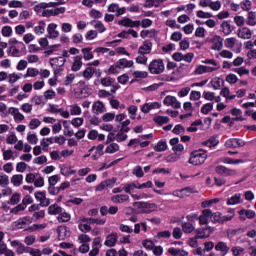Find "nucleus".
Listing matches in <instances>:
<instances>
[{
	"label": "nucleus",
	"mask_w": 256,
	"mask_h": 256,
	"mask_svg": "<svg viewBox=\"0 0 256 256\" xmlns=\"http://www.w3.org/2000/svg\"><path fill=\"white\" fill-rule=\"evenodd\" d=\"M148 69L152 75H161V73L165 71V64L163 63V59L152 60L148 66Z\"/></svg>",
	"instance_id": "1"
},
{
	"label": "nucleus",
	"mask_w": 256,
	"mask_h": 256,
	"mask_svg": "<svg viewBox=\"0 0 256 256\" xmlns=\"http://www.w3.org/2000/svg\"><path fill=\"white\" fill-rule=\"evenodd\" d=\"M9 54L11 57H22V55H26L27 47L25 46V43L17 42V44L10 46Z\"/></svg>",
	"instance_id": "2"
},
{
	"label": "nucleus",
	"mask_w": 256,
	"mask_h": 256,
	"mask_svg": "<svg viewBox=\"0 0 256 256\" xmlns=\"http://www.w3.org/2000/svg\"><path fill=\"white\" fill-rule=\"evenodd\" d=\"M133 207H136V209H141L140 213H153L155 209L157 208V205L155 203H149V202H134Z\"/></svg>",
	"instance_id": "3"
},
{
	"label": "nucleus",
	"mask_w": 256,
	"mask_h": 256,
	"mask_svg": "<svg viewBox=\"0 0 256 256\" xmlns=\"http://www.w3.org/2000/svg\"><path fill=\"white\" fill-rule=\"evenodd\" d=\"M107 11L109 13H114L115 17H121V15H125V12L127 11V8L125 7H119V4L112 3L108 6Z\"/></svg>",
	"instance_id": "4"
},
{
	"label": "nucleus",
	"mask_w": 256,
	"mask_h": 256,
	"mask_svg": "<svg viewBox=\"0 0 256 256\" xmlns=\"http://www.w3.org/2000/svg\"><path fill=\"white\" fill-rule=\"evenodd\" d=\"M211 217H213V211L211 209H204L198 217L199 225H209Z\"/></svg>",
	"instance_id": "5"
},
{
	"label": "nucleus",
	"mask_w": 256,
	"mask_h": 256,
	"mask_svg": "<svg viewBox=\"0 0 256 256\" xmlns=\"http://www.w3.org/2000/svg\"><path fill=\"white\" fill-rule=\"evenodd\" d=\"M117 23H118V25H120L122 27H131V28H133V27H140L141 26V21H139V20L133 21L129 17H124L123 19L119 20Z\"/></svg>",
	"instance_id": "6"
},
{
	"label": "nucleus",
	"mask_w": 256,
	"mask_h": 256,
	"mask_svg": "<svg viewBox=\"0 0 256 256\" xmlns=\"http://www.w3.org/2000/svg\"><path fill=\"white\" fill-rule=\"evenodd\" d=\"M12 247H17L16 253L17 255H23V253H30L31 248L26 247L25 244L19 242V240H14L11 242Z\"/></svg>",
	"instance_id": "7"
},
{
	"label": "nucleus",
	"mask_w": 256,
	"mask_h": 256,
	"mask_svg": "<svg viewBox=\"0 0 256 256\" xmlns=\"http://www.w3.org/2000/svg\"><path fill=\"white\" fill-rule=\"evenodd\" d=\"M8 113L12 115L16 123H21L22 121L25 120V116L19 111V108L10 107L8 109Z\"/></svg>",
	"instance_id": "8"
},
{
	"label": "nucleus",
	"mask_w": 256,
	"mask_h": 256,
	"mask_svg": "<svg viewBox=\"0 0 256 256\" xmlns=\"http://www.w3.org/2000/svg\"><path fill=\"white\" fill-rule=\"evenodd\" d=\"M153 48V43L149 40L143 42V44L138 49L139 55H149L151 49Z\"/></svg>",
	"instance_id": "9"
},
{
	"label": "nucleus",
	"mask_w": 256,
	"mask_h": 256,
	"mask_svg": "<svg viewBox=\"0 0 256 256\" xmlns=\"http://www.w3.org/2000/svg\"><path fill=\"white\" fill-rule=\"evenodd\" d=\"M81 67H83V56L82 55L74 56L71 70L77 73V71H81Z\"/></svg>",
	"instance_id": "10"
},
{
	"label": "nucleus",
	"mask_w": 256,
	"mask_h": 256,
	"mask_svg": "<svg viewBox=\"0 0 256 256\" xmlns=\"http://www.w3.org/2000/svg\"><path fill=\"white\" fill-rule=\"evenodd\" d=\"M192 159H195L196 161H206L207 153L203 150H195L190 154L189 161H192Z\"/></svg>",
	"instance_id": "11"
},
{
	"label": "nucleus",
	"mask_w": 256,
	"mask_h": 256,
	"mask_svg": "<svg viewBox=\"0 0 256 256\" xmlns=\"http://www.w3.org/2000/svg\"><path fill=\"white\" fill-rule=\"evenodd\" d=\"M119 239V236L116 232H112L106 237V240L104 242V245L106 247H115L117 245V240Z\"/></svg>",
	"instance_id": "12"
},
{
	"label": "nucleus",
	"mask_w": 256,
	"mask_h": 256,
	"mask_svg": "<svg viewBox=\"0 0 256 256\" xmlns=\"http://www.w3.org/2000/svg\"><path fill=\"white\" fill-rule=\"evenodd\" d=\"M237 36L240 39H251V37H253V32L247 27H242L238 29Z\"/></svg>",
	"instance_id": "13"
},
{
	"label": "nucleus",
	"mask_w": 256,
	"mask_h": 256,
	"mask_svg": "<svg viewBox=\"0 0 256 256\" xmlns=\"http://www.w3.org/2000/svg\"><path fill=\"white\" fill-rule=\"evenodd\" d=\"M47 33L49 39H57V37H59V31H57V24L50 23L47 27Z\"/></svg>",
	"instance_id": "14"
},
{
	"label": "nucleus",
	"mask_w": 256,
	"mask_h": 256,
	"mask_svg": "<svg viewBox=\"0 0 256 256\" xmlns=\"http://www.w3.org/2000/svg\"><path fill=\"white\" fill-rule=\"evenodd\" d=\"M67 60L63 57L50 58L49 63L52 69H57V67H63Z\"/></svg>",
	"instance_id": "15"
},
{
	"label": "nucleus",
	"mask_w": 256,
	"mask_h": 256,
	"mask_svg": "<svg viewBox=\"0 0 256 256\" xmlns=\"http://www.w3.org/2000/svg\"><path fill=\"white\" fill-rule=\"evenodd\" d=\"M238 213L240 215V221H246V219H254L255 217V211L253 210L241 209Z\"/></svg>",
	"instance_id": "16"
},
{
	"label": "nucleus",
	"mask_w": 256,
	"mask_h": 256,
	"mask_svg": "<svg viewBox=\"0 0 256 256\" xmlns=\"http://www.w3.org/2000/svg\"><path fill=\"white\" fill-rule=\"evenodd\" d=\"M215 172L218 174V175H225L226 177L227 176H231V175H235V170H232V169H229L225 166H217L215 168Z\"/></svg>",
	"instance_id": "17"
},
{
	"label": "nucleus",
	"mask_w": 256,
	"mask_h": 256,
	"mask_svg": "<svg viewBox=\"0 0 256 256\" xmlns=\"http://www.w3.org/2000/svg\"><path fill=\"white\" fill-rule=\"evenodd\" d=\"M116 63L118 64V67H120V69H131V67L135 65V62H133V60H127V58H121Z\"/></svg>",
	"instance_id": "18"
},
{
	"label": "nucleus",
	"mask_w": 256,
	"mask_h": 256,
	"mask_svg": "<svg viewBox=\"0 0 256 256\" xmlns=\"http://www.w3.org/2000/svg\"><path fill=\"white\" fill-rule=\"evenodd\" d=\"M105 104L101 101H96L92 105V112L95 113V115H101L105 110Z\"/></svg>",
	"instance_id": "19"
},
{
	"label": "nucleus",
	"mask_w": 256,
	"mask_h": 256,
	"mask_svg": "<svg viewBox=\"0 0 256 256\" xmlns=\"http://www.w3.org/2000/svg\"><path fill=\"white\" fill-rule=\"evenodd\" d=\"M56 5H59V3H57V2H50V3L42 2L34 7V11H36V13H41L42 9H48L49 7H55Z\"/></svg>",
	"instance_id": "20"
},
{
	"label": "nucleus",
	"mask_w": 256,
	"mask_h": 256,
	"mask_svg": "<svg viewBox=\"0 0 256 256\" xmlns=\"http://www.w3.org/2000/svg\"><path fill=\"white\" fill-rule=\"evenodd\" d=\"M240 203H243V201H241V193L234 194L226 201L227 205H239Z\"/></svg>",
	"instance_id": "21"
},
{
	"label": "nucleus",
	"mask_w": 256,
	"mask_h": 256,
	"mask_svg": "<svg viewBox=\"0 0 256 256\" xmlns=\"http://www.w3.org/2000/svg\"><path fill=\"white\" fill-rule=\"evenodd\" d=\"M68 233L69 232L67 231V226H58L57 227L58 239L60 241L67 239Z\"/></svg>",
	"instance_id": "22"
},
{
	"label": "nucleus",
	"mask_w": 256,
	"mask_h": 256,
	"mask_svg": "<svg viewBox=\"0 0 256 256\" xmlns=\"http://www.w3.org/2000/svg\"><path fill=\"white\" fill-rule=\"evenodd\" d=\"M97 72V69H95L94 67L88 66L83 72L82 75L84 77V79H93V76L95 75V73Z\"/></svg>",
	"instance_id": "23"
},
{
	"label": "nucleus",
	"mask_w": 256,
	"mask_h": 256,
	"mask_svg": "<svg viewBox=\"0 0 256 256\" xmlns=\"http://www.w3.org/2000/svg\"><path fill=\"white\" fill-rule=\"evenodd\" d=\"M111 201L113 203H125V201H129V195L127 194H118L111 197Z\"/></svg>",
	"instance_id": "24"
},
{
	"label": "nucleus",
	"mask_w": 256,
	"mask_h": 256,
	"mask_svg": "<svg viewBox=\"0 0 256 256\" xmlns=\"http://www.w3.org/2000/svg\"><path fill=\"white\" fill-rule=\"evenodd\" d=\"M205 147H217L219 145V139L217 136H211L208 140L202 142Z\"/></svg>",
	"instance_id": "25"
},
{
	"label": "nucleus",
	"mask_w": 256,
	"mask_h": 256,
	"mask_svg": "<svg viewBox=\"0 0 256 256\" xmlns=\"http://www.w3.org/2000/svg\"><path fill=\"white\" fill-rule=\"evenodd\" d=\"M62 211L63 208L58 204H52L48 207V215H59Z\"/></svg>",
	"instance_id": "26"
},
{
	"label": "nucleus",
	"mask_w": 256,
	"mask_h": 256,
	"mask_svg": "<svg viewBox=\"0 0 256 256\" xmlns=\"http://www.w3.org/2000/svg\"><path fill=\"white\" fill-rule=\"evenodd\" d=\"M82 221L83 223L90 222L92 225H105L107 223V220L100 218H83Z\"/></svg>",
	"instance_id": "27"
},
{
	"label": "nucleus",
	"mask_w": 256,
	"mask_h": 256,
	"mask_svg": "<svg viewBox=\"0 0 256 256\" xmlns=\"http://www.w3.org/2000/svg\"><path fill=\"white\" fill-rule=\"evenodd\" d=\"M195 239H209V233L202 227L195 230Z\"/></svg>",
	"instance_id": "28"
},
{
	"label": "nucleus",
	"mask_w": 256,
	"mask_h": 256,
	"mask_svg": "<svg viewBox=\"0 0 256 256\" xmlns=\"http://www.w3.org/2000/svg\"><path fill=\"white\" fill-rule=\"evenodd\" d=\"M11 183L14 185V187H21V185H23V175H13L11 178Z\"/></svg>",
	"instance_id": "29"
},
{
	"label": "nucleus",
	"mask_w": 256,
	"mask_h": 256,
	"mask_svg": "<svg viewBox=\"0 0 256 256\" xmlns=\"http://www.w3.org/2000/svg\"><path fill=\"white\" fill-rule=\"evenodd\" d=\"M157 36V30L155 29H151V30H142L140 32V37H142V39H146V37H156Z\"/></svg>",
	"instance_id": "30"
},
{
	"label": "nucleus",
	"mask_w": 256,
	"mask_h": 256,
	"mask_svg": "<svg viewBox=\"0 0 256 256\" xmlns=\"http://www.w3.org/2000/svg\"><path fill=\"white\" fill-rule=\"evenodd\" d=\"M49 143L50 145H53V143H57L58 145H63L67 139H65V136H55V137H50Z\"/></svg>",
	"instance_id": "31"
},
{
	"label": "nucleus",
	"mask_w": 256,
	"mask_h": 256,
	"mask_svg": "<svg viewBox=\"0 0 256 256\" xmlns=\"http://www.w3.org/2000/svg\"><path fill=\"white\" fill-rule=\"evenodd\" d=\"M212 46H211V49L213 51H221V49H223V41L220 40L219 38H214L212 40Z\"/></svg>",
	"instance_id": "32"
},
{
	"label": "nucleus",
	"mask_w": 256,
	"mask_h": 256,
	"mask_svg": "<svg viewBox=\"0 0 256 256\" xmlns=\"http://www.w3.org/2000/svg\"><path fill=\"white\" fill-rule=\"evenodd\" d=\"M57 220L59 223H68V221H71V214L67 212H60V214H58Z\"/></svg>",
	"instance_id": "33"
},
{
	"label": "nucleus",
	"mask_w": 256,
	"mask_h": 256,
	"mask_svg": "<svg viewBox=\"0 0 256 256\" xmlns=\"http://www.w3.org/2000/svg\"><path fill=\"white\" fill-rule=\"evenodd\" d=\"M46 25L47 24L44 21H39L38 26L34 27V33H36L37 35H43V33H45Z\"/></svg>",
	"instance_id": "34"
},
{
	"label": "nucleus",
	"mask_w": 256,
	"mask_h": 256,
	"mask_svg": "<svg viewBox=\"0 0 256 256\" xmlns=\"http://www.w3.org/2000/svg\"><path fill=\"white\" fill-rule=\"evenodd\" d=\"M223 214L221 212H212L211 223H219L222 225Z\"/></svg>",
	"instance_id": "35"
},
{
	"label": "nucleus",
	"mask_w": 256,
	"mask_h": 256,
	"mask_svg": "<svg viewBox=\"0 0 256 256\" xmlns=\"http://www.w3.org/2000/svg\"><path fill=\"white\" fill-rule=\"evenodd\" d=\"M231 115H233V117H236L234 118V121H243V111H241V109L233 108L231 110Z\"/></svg>",
	"instance_id": "36"
},
{
	"label": "nucleus",
	"mask_w": 256,
	"mask_h": 256,
	"mask_svg": "<svg viewBox=\"0 0 256 256\" xmlns=\"http://www.w3.org/2000/svg\"><path fill=\"white\" fill-rule=\"evenodd\" d=\"M255 19H256V13L253 11H250L248 13L246 25H250V27H255V25H256Z\"/></svg>",
	"instance_id": "37"
},
{
	"label": "nucleus",
	"mask_w": 256,
	"mask_h": 256,
	"mask_svg": "<svg viewBox=\"0 0 256 256\" xmlns=\"http://www.w3.org/2000/svg\"><path fill=\"white\" fill-rule=\"evenodd\" d=\"M221 27L225 35H231V33L233 32V27L227 21L222 22Z\"/></svg>",
	"instance_id": "38"
},
{
	"label": "nucleus",
	"mask_w": 256,
	"mask_h": 256,
	"mask_svg": "<svg viewBox=\"0 0 256 256\" xmlns=\"http://www.w3.org/2000/svg\"><path fill=\"white\" fill-rule=\"evenodd\" d=\"M182 231L183 233H193V231H195V226L190 222H183Z\"/></svg>",
	"instance_id": "39"
},
{
	"label": "nucleus",
	"mask_w": 256,
	"mask_h": 256,
	"mask_svg": "<svg viewBox=\"0 0 256 256\" xmlns=\"http://www.w3.org/2000/svg\"><path fill=\"white\" fill-rule=\"evenodd\" d=\"M121 72V68L117 64L111 65L110 68L106 71L107 75H117Z\"/></svg>",
	"instance_id": "40"
},
{
	"label": "nucleus",
	"mask_w": 256,
	"mask_h": 256,
	"mask_svg": "<svg viewBox=\"0 0 256 256\" xmlns=\"http://www.w3.org/2000/svg\"><path fill=\"white\" fill-rule=\"evenodd\" d=\"M81 51L83 53V59L85 61H91V59H93L94 55L91 51V48H83Z\"/></svg>",
	"instance_id": "41"
},
{
	"label": "nucleus",
	"mask_w": 256,
	"mask_h": 256,
	"mask_svg": "<svg viewBox=\"0 0 256 256\" xmlns=\"http://www.w3.org/2000/svg\"><path fill=\"white\" fill-rule=\"evenodd\" d=\"M93 27H95L98 30V33H105L107 31V28L103 24V22L97 20L92 22Z\"/></svg>",
	"instance_id": "42"
},
{
	"label": "nucleus",
	"mask_w": 256,
	"mask_h": 256,
	"mask_svg": "<svg viewBox=\"0 0 256 256\" xmlns=\"http://www.w3.org/2000/svg\"><path fill=\"white\" fill-rule=\"evenodd\" d=\"M155 151H167V140H160L154 147Z\"/></svg>",
	"instance_id": "43"
},
{
	"label": "nucleus",
	"mask_w": 256,
	"mask_h": 256,
	"mask_svg": "<svg viewBox=\"0 0 256 256\" xmlns=\"http://www.w3.org/2000/svg\"><path fill=\"white\" fill-rule=\"evenodd\" d=\"M34 197H35L36 201L43 203V201L47 197V192L46 191H37L34 193Z\"/></svg>",
	"instance_id": "44"
},
{
	"label": "nucleus",
	"mask_w": 256,
	"mask_h": 256,
	"mask_svg": "<svg viewBox=\"0 0 256 256\" xmlns=\"http://www.w3.org/2000/svg\"><path fill=\"white\" fill-rule=\"evenodd\" d=\"M27 141L30 145H37V143H39V138H37V134L29 132L27 134Z\"/></svg>",
	"instance_id": "45"
},
{
	"label": "nucleus",
	"mask_w": 256,
	"mask_h": 256,
	"mask_svg": "<svg viewBox=\"0 0 256 256\" xmlns=\"http://www.w3.org/2000/svg\"><path fill=\"white\" fill-rule=\"evenodd\" d=\"M117 151H119V144L111 143L106 147L105 153L113 154V153H117Z\"/></svg>",
	"instance_id": "46"
},
{
	"label": "nucleus",
	"mask_w": 256,
	"mask_h": 256,
	"mask_svg": "<svg viewBox=\"0 0 256 256\" xmlns=\"http://www.w3.org/2000/svg\"><path fill=\"white\" fill-rule=\"evenodd\" d=\"M216 251H222L223 253H229V247L225 242H218L215 246Z\"/></svg>",
	"instance_id": "47"
},
{
	"label": "nucleus",
	"mask_w": 256,
	"mask_h": 256,
	"mask_svg": "<svg viewBox=\"0 0 256 256\" xmlns=\"http://www.w3.org/2000/svg\"><path fill=\"white\" fill-rule=\"evenodd\" d=\"M153 121L158 125H165V123H169V117L167 116H156L153 118Z\"/></svg>",
	"instance_id": "48"
},
{
	"label": "nucleus",
	"mask_w": 256,
	"mask_h": 256,
	"mask_svg": "<svg viewBox=\"0 0 256 256\" xmlns=\"http://www.w3.org/2000/svg\"><path fill=\"white\" fill-rule=\"evenodd\" d=\"M115 83V79L112 77H105L101 79V85L103 87H111Z\"/></svg>",
	"instance_id": "49"
},
{
	"label": "nucleus",
	"mask_w": 256,
	"mask_h": 256,
	"mask_svg": "<svg viewBox=\"0 0 256 256\" xmlns=\"http://www.w3.org/2000/svg\"><path fill=\"white\" fill-rule=\"evenodd\" d=\"M133 77L135 79H147V77H149V73H147V71H134Z\"/></svg>",
	"instance_id": "50"
},
{
	"label": "nucleus",
	"mask_w": 256,
	"mask_h": 256,
	"mask_svg": "<svg viewBox=\"0 0 256 256\" xmlns=\"http://www.w3.org/2000/svg\"><path fill=\"white\" fill-rule=\"evenodd\" d=\"M181 51H187L189 47H191V43L189 42V38H184L179 43Z\"/></svg>",
	"instance_id": "51"
},
{
	"label": "nucleus",
	"mask_w": 256,
	"mask_h": 256,
	"mask_svg": "<svg viewBox=\"0 0 256 256\" xmlns=\"http://www.w3.org/2000/svg\"><path fill=\"white\" fill-rule=\"evenodd\" d=\"M4 161H9V159H15V152L13 150H3Z\"/></svg>",
	"instance_id": "52"
},
{
	"label": "nucleus",
	"mask_w": 256,
	"mask_h": 256,
	"mask_svg": "<svg viewBox=\"0 0 256 256\" xmlns=\"http://www.w3.org/2000/svg\"><path fill=\"white\" fill-rule=\"evenodd\" d=\"M210 111H213V103H206L201 108V113L203 115H209Z\"/></svg>",
	"instance_id": "53"
},
{
	"label": "nucleus",
	"mask_w": 256,
	"mask_h": 256,
	"mask_svg": "<svg viewBox=\"0 0 256 256\" xmlns=\"http://www.w3.org/2000/svg\"><path fill=\"white\" fill-rule=\"evenodd\" d=\"M25 209H26L25 206L21 203L15 206L14 208H12L10 210V213L12 215H19V213H21V211H25Z\"/></svg>",
	"instance_id": "54"
},
{
	"label": "nucleus",
	"mask_w": 256,
	"mask_h": 256,
	"mask_svg": "<svg viewBox=\"0 0 256 256\" xmlns=\"http://www.w3.org/2000/svg\"><path fill=\"white\" fill-rule=\"evenodd\" d=\"M40 125H41V121H40L39 119H37V118H33V119L29 122L28 127H29V129H31V130H35V129H37L38 127H40Z\"/></svg>",
	"instance_id": "55"
},
{
	"label": "nucleus",
	"mask_w": 256,
	"mask_h": 256,
	"mask_svg": "<svg viewBox=\"0 0 256 256\" xmlns=\"http://www.w3.org/2000/svg\"><path fill=\"white\" fill-rule=\"evenodd\" d=\"M251 1L250 0H244L240 3V7L243 11H247L248 13H251Z\"/></svg>",
	"instance_id": "56"
},
{
	"label": "nucleus",
	"mask_w": 256,
	"mask_h": 256,
	"mask_svg": "<svg viewBox=\"0 0 256 256\" xmlns=\"http://www.w3.org/2000/svg\"><path fill=\"white\" fill-rule=\"evenodd\" d=\"M19 201H21V194L14 193L11 196L10 201L8 202V204H10V205H17L19 203Z\"/></svg>",
	"instance_id": "57"
},
{
	"label": "nucleus",
	"mask_w": 256,
	"mask_h": 256,
	"mask_svg": "<svg viewBox=\"0 0 256 256\" xmlns=\"http://www.w3.org/2000/svg\"><path fill=\"white\" fill-rule=\"evenodd\" d=\"M210 83L215 91H219V89H221V78L216 77L212 79Z\"/></svg>",
	"instance_id": "58"
},
{
	"label": "nucleus",
	"mask_w": 256,
	"mask_h": 256,
	"mask_svg": "<svg viewBox=\"0 0 256 256\" xmlns=\"http://www.w3.org/2000/svg\"><path fill=\"white\" fill-rule=\"evenodd\" d=\"M39 75V69L37 68H28L27 73L25 74V78L27 77H37Z\"/></svg>",
	"instance_id": "59"
},
{
	"label": "nucleus",
	"mask_w": 256,
	"mask_h": 256,
	"mask_svg": "<svg viewBox=\"0 0 256 256\" xmlns=\"http://www.w3.org/2000/svg\"><path fill=\"white\" fill-rule=\"evenodd\" d=\"M70 107H71L70 115H81L82 110H81V107L79 105L73 104Z\"/></svg>",
	"instance_id": "60"
},
{
	"label": "nucleus",
	"mask_w": 256,
	"mask_h": 256,
	"mask_svg": "<svg viewBox=\"0 0 256 256\" xmlns=\"http://www.w3.org/2000/svg\"><path fill=\"white\" fill-rule=\"evenodd\" d=\"M1 33L3 37H11V35H13V28H11V26H4Z\"/></svg>",
	"instance_id": "61"
},
{
	"label": "nucleus",
	"mask_w": 256,
	"mask_h": 256,
	"mask_svg": "<svg viewBox=\"0 0 256 256\" xmlns=\"http://www.w3.org/2000/svg\"><path fill=\"white\" fill-rule=\"evenodd\" d=\"M32 218L34 219V222L39 221V219H45V210L34 212Z\"/></svg>",
	"instance_id": "62"
},
{
	"label": "nucleus",
	"mask_w": 256,
	"mask_h": 256,
	"mask_svg": "<svg viewBox=\"0 0 256 256\" xmlns=\"http://www.w3.org/2000/svg\"><path fill=\"white\" fill-rule=\"evenodd\" d=\"M19 79H21V74L12 73V74L8 75V82L10 84L17 83V81H19Z\"/></svg>",
	"instance_id": "63"
},
{
	"label": "nucleus",
	"mask_w": 256,
	"mask_h": 256,
	"mask_svg": "<svg viewBox=\"0 0 256 256\" xmlns=\"http://www.w3.org/2000/svg\"><path fill=\"white\" fill-rule=\"evenodd\" d=\"M84 121L85 120L83 118H73L71 124L73 125V127L79 128L81 127V125H83Z\"/></svg>",
	"instance_id": "64"
}]
</instances>
